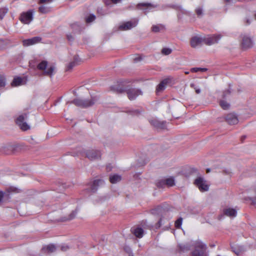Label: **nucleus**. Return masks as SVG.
Here are the masks:
<instances>
[{"mask_svg": "<svg viewBox=\"0 0 256 256\" xmlns=\"http://www.w3.org/2000/svg\"><path fill=\"white\" fill-rule=\"evenodd\" d=\"M4 44V41L0 39V47H1Z\"/></svg>", "mask_w": 256, "mask_h": 256, "instance_id": "bf43d9fd", "label": "nucleus"}, {"mask_svg": "<svg viewBox=\"0 0 256 256\" xmlns=\"http://www.w3.org/2000/svg\"><path fill=\"white\" fill-rule=\"evenodd\" d=\"M6 84V78L3 76H0V88H4Z\"/></svg>", "mask_w": 256, "mask_h": 256, "instance_id": "473e14b6", "label": "nucleus"}, {"mask_svg": "<svg viewBox=\"0 0 256 256\" xmlns=\"http://www.w3.org/2000/svg\"><path fill=\"white\" fill-rule=\"evenodd\" d=\"M157 224H158V227H160L162 226V218H160V220L158 222Z\"/></svg>", "mask_w": 256, "mask_h": 256, "instance_id": "4d7b16f0", "label": "nucleus"}, {"mask_svg": "<svg viewBox=\"0 0 256 256\" xmlns=\"http://www.w3.org/2000/svg\"><path fill=\"white\" fill-rule=\"evenodd\" d=\"M194 184L198 186L199 190L202 191H207L208 190V186L206 184V182L202 178H197Z\"/></svg>", "mask_w": 256, "mask_h": 256, "instance_id": "f8f14e48", "label": "nucleus"}, {"mask_svg": "<svg viewBox=\"0 0 256 256\" xmlns=\"http://www.w3.org/2000/svg\"><path fill=\"white\" fill-rule=\"evenodd\" d=\"M221 38L222 36L220 34L208 36L203 38L204 42L206 45L210 46L218 42Z\"/></svg>", "mask_w": 256, "mask_h": 256, "instance_id": "423d86ee", "label": "nucleus"}, {"mask_svg": "<svg viewBox=\"0 0 256 256\" xmlns=\"http://www.w3.org/2000/svg\"><path fill=\"white\" fill-rule=\"evenodd\" d=\"M190 86L191 88H192L195 90V92L197 94H199L201 90L200 88L195 86V84H191Z\"/></svg>", "mask_w": 256, "mask_h": 256, "instance_id": "4c0bfd02", "label": "nucleus"}, {"mask_svg": "<svg viewBox=\"0 0 256 256\" xmlns=\"http://www.w3.org/2000/svg\"><path fill=\"white\" fill-rule=\"evenodd\" d=\"M126 94L130 100H134L138 96L142 94V92L140 90L131 88L127 90Z\"/></svg>", "mask_w": 256, "mask_h": 256, "instance_id": "ddd939ff", "label": "nucleus"}, {"mask_svg": "<svg viewBox=\"0 0 256 256\" xmlns=\"http://www.w3.org/2000/svg\"><path fill=\"white\" fill-rule=\"evenodd\" d=\"M20 19L22 22L25 24H30L33 19L32 12L29 10L26 12H23L22 14Z\"/></svg>", "mask_w": 256, "mask_h": 256, "instance_id": "9b49d317", "label": "nucleus"}, {"mask_svg": "<svg viewBox=\"0 0 256 256\" xmlns=\"http://www.w3.org/2000/svg\"><path fill=\"white\" fill-rule=\"evenodd\" d=\"M182 222V218H178L175 222V226L176 228H178L180 227Z\"/></svg>", "mask_w": 256, "mask_h": 256, "instance_id": "f704fd0d", "label": "nucleus"}, {"mask_svg": "<svg viewBox=\"0 0 256 256\" xmlns=\"http://www.w3.org/2000/svg\"><path fill=\"white\" fill-rule=\"evenodd\" d=\"M132 113L134 115H138L140 114V112L138 110H135L132 112Z\"/></svg>", "mask_w": 256, "mask_h": 256, "instance_id": "6e6d98bb", "label": "nucleus"}, {"mask_svg": "<svg viewBox=\"0 0 256 256\" xmlns=\"http://www.w3.org/2000/svg\"><path fill=\"white\" fill-rule=\"evenodd\" d=\"M8 10L6 8H0V19L2 20L4 16L8 12Z\"/></svg>", "mask_w": 256, "mask_h": 256, "instance_id": "7c9ffc66", "label": "nucleus"}, {"mask_svg": "<svg viewBox=\"0 0 256 256\" xmlns=\"http://www.w3.org/2000/svg\"><path fill=\"white\" fill-rule=\"evenodd\" d=\"M80 62V58L78 56H74V60L69 63L68 66L66 68V70H70L72 69V68L78 64Z\"/></svg>", "mask_w": 256, "mask_h": 256, "instance_id": "412c9836", "label": "nucleus"}, {"mask_svg": "<svg viewBox=\"0 0 256 256\" xmlns=\"http://www.w3.org/2000/svg\"><path fill=\"white\" fill-rule=\"evenodd\" d=\"M121 180V176L118 174H114L110 177V181L112 184H116Z\"/></svg>", "mask_w": 256, "mask_h": 256, "instance_id": "393cba45", "label": "nucleus"}, {"mask_svg": "<svg viewBox=\"0 0 256 256\" xmlns=\"http://www.w3.org/2000/svg\"><path fill=\"white\" fill-rule=\"evenodd\" d=\"M226 4H230L234 3L236 0H223Z\"/></svg>", "mask_w": 256, "mask_h": 256, "instance_id": "79ce46f5", "label": "nucleus"}, {"mask_svg": "<svg viewBox=\"0 0 256 256\" xmlns=\"http://www.w3.org/2000/svg\"><path fill=\"white\" fill-rule=\"evenodd\" d=\"M226 122L230 125L236 124L238 122V116L234 113H230L224 116Z\"/></svg>", "mask_w": 256, "mask_h": 256, "instance_id": "9d476101", "label": "nucleus"}, {"mask_svg": "<svg viewBox=\"0 0 256 256\" xmlns=\"http://www.w3.org/2000/svg\"><path fill=\"white\" fill-rule=\"evenodd\" d=\"M241 44L243 48L247 49L252 48L253 46L254 42L252 38L247 35H242V36Z\"/></svg>", "mask_w": 256, "mask_h": 256, "instance_id": "0eeeda50", "label": "nucleus"}, {"mask_svg": "<svg viewBox=\"0 0 256 256\" xmlns=\"http://www.w3.org/2000/svg\"><path fill=\"white\" fill-rule=\"evenodd\" d=\"M207 69L206 68H192L190 71L193 72H197L199 71L202 72L206 71Z\"/></svg>", "mask_w": 256, "mask_h": 256, "instance_id": "2f4dec72", "label": "nucleus"}, {"mask_svg": "<svg viewBox=\"0 0 256 256\" xmlns=\"http://www.w3.org/2000/svg\"><path fill=\"white\" fill-rule=\"evenodd\" d=\"M112 0V2L114 4H116L120 2V0Z\"/></svg>", "mask_w": 256, "mask_h": 256, "instance_id": "13d9d810", "label": "nucleus"}, {"mask_svg": "<svg viewBox=\"0 0 256 256\" xmlns=\"http://www.w3.org/2000/svg\"><path fill=\"white\" fill-rule=\"evenodd\" d=\"M96 100L94 98H92L90 100H82L76 98L71 102L70 103L74 104L78 106L84 108L94 104Z\"/></svg>", "mask_w": 256, "mask_h": 256, "instance_id": "f03ea898", "label": "nucleus"}, {"mask_svg": "<svg viewBox=\"0 0 256 256\" xmlns=\"http://www.w3.org/2000/svg\"><path fill=\"white\" fill-rule=\"evenodd\" d=\"M138 23V20L134 19L132 21L126 22L120 25L118 29L121 30H126L131 29L136 26Z\"/></svg>", "mask_w": 256, "mask_h": 256, "instance_id": "6e6552de", "label": "nucleus"}, {"mask_svg": "<svg viewBox=\"0 0 256 256\" xmlns=\"http://www.w3.org/2000/svg\"><path fill=\"white\" fill-rule=\"evenodd\" d=\"M137 8L142 10L145 14H146L152 9L156 8V6L150 3L142 2L139 3L136 5Z\"/></svg>", "mask_w": 256, "mask_h": 256, "instance_id": "1a4fd4ad", "label": "nucleus"}, {"mask_svg": "<svg viewBox=\"0 0 256 256\" xmlns=\"http://www.w3.org/2000/svg\"><path fill=\"white\" fill-rule=\"evenodd\" d=\"M104 0V4L107 6H108L111 4V2H112L111 0Z\"/></svg>", "mask_w": 256, "mask_h": 256, "instance_id": "5fc2aeb1", "label": "nucleus"}, {"mask_svg": "<svg viewBox=\"0 0 256 256\" xmlns=\"http://www.w3.org/2000/svg\"><path fill=\"white\" fill-rule=\"evenodd\" d=\"M165 182L166 186L168 187L172 186H174V180L173 177H170L165 179Z\"/></svg>", "mask_w": 256, "mask_h": 256, "instance_id": "a878e982", "label": "nucleus"}, {"mask_svg": "<svg viewBox=\"0 0 256 256\" xmlns=\"http://www.w3.org/2000/svg\"><path fill=\"white\" fill-rule=\"evenodd\" d=\"M250 200H252V204L256 206V196L254 198H250Z\"/></svg>", "mask_w": 256, "mask_h": 256, "instance_id": "864d4df0", "label": "nucleus"}, {"mask_svg": "<svg viewBox=\"0 0 256 256\" xmlns=\"http://www.w3.org/2000/svg\"><path fill=\"white\" fill-rule=\"evenodd\" d=\"M150 122L152 126L158 128H164L166 126V122H160L156 119L152 120Z\"/></svg>", "mask_w": 256, "mask_h": 256, "instance_id": "6ab92c4d", "label": "nucleus"}, {"mask_svg": "<svg viewBox=\"0 0 256 256\" xmlns=\"http://www.w3.org/2000/svg\"><path fill=\"white\" fill-rule=\"evenodd\" d=\"M104 184V182L102 180H94L91 186V191L94 192L96 190L98 186H102Z\"/></svg>", "mask_w": 256, "mask_h": 256, "instance_id": "aec40b11", "label": "nucleus"}, {"mask_svg": "<svg viewBox=\"0 0 256 256\" xmlns=\"http://www.w3.org/2000/svg\"><path fill=\"white\" fill-rule=\"evenodd\" d=\"M53 0H40V4H48L51 2Z\"/></svg>", "mask_w": 256, "mask_h": 256, "instance_id": "a18cd8bd", "label": "nucleus"}, {"mask_svg": "<svg viewBox=\"0 0 256 256\" xmlns=\"http://www.w3.org/2000/svg\"><path fill=\"white\" fill-rule=\"evenodd\" d=\"M76 214L77 212L76 210L72 211L68 217L62 218V219L61 220V221L64 222L67 220H70L76 217Z\"/></svg>", "mask_w": 256, "mask_h": 256, "instance_id": "b1692460", "label": "nucleus"}, {"mask_svg": "<svg viewBox=\"0 0 256 256\" xmlns=\"http://www.w3.org/2000/svg\"><path fill=\"white\" fill-rule=\"evenodd\" d=\"M232 248H233V250L235 252V254H236L238 255L242 251V250H240L235 249V248L234 247H232Z\"/></svg>", "mask_w": 256, "mask_h": 256, "instance_id": "09e8293b", "label": "nucleus"}, {"mask_svg": "<svg viewBox=\"0 0 256 256\" xmlns=\"http://www.w3.org/2000/svg\"><path fill=\"white\" fill-rule=\"evenodd\" d=\"M193 250L191 256H207L206 246L200 240H196L192 244Z\"/></svg>", "mask_w": 256, "mask_h": 256, "instance_id": "f257e3e1", "label": "nucleus"}, {"mask_svg": "<svg viewBox=\"0 0 256 256\" xmlns=\"http://www.w3.org/2000/svg\"><path fill=\"white\" fill-rule=\"evenodd\" d=\"M4 196V193L2 191H0V203L2 202Z\"/></svg>", "mask_w": 256, "mask_h": 256, "instance_id": "603ef678", "label": "nucleus"}, {"mask_svg": "<svg viewBox=\"0 0 256 256\" xmlns=\"http://www.w3.org/2000/svg\"><path fill=\"white\" fill-rule=\"evenodd\" d=\"M255 17H256V15H255Z\"/></svg>", "mask_w": 256, "mask_h": 256, "instance_id": "69168bd1", "label": "nucleus"}, {"mask_svg": "<svg viewBox=\"0 0 256 256\" xmlns=\"http://www.w3.org/2000/svg\"><path fill=\"white\" fill-rule=\"evenodd\" d=\"M38 10L42 14H46L50 12V8L44 6H40Z\"/></svg>", "mask_w": 256, "mask_h": 256, "instance_id": "c756f323", "label": "nucleus"}, {"mask_svg": "<svg viewBox=\"0 0 256 256\" xmlns=\"http://www.w3.org/2000/svg\"><path fill=\"white\" fill-rule=\"evenodd\" d=\"M142 60V58L140 56H136L134 58V62H140V60Z\"/></svg>", "mask_w": 256, "mask_h": 256, "instance_id": "c03bdc74", "label": "nucleus"}, {"mask_svg": "<svg viewBox=\"0 0 256 256\" xmlns=\"http://www.w3.org/2000/svg\"><path fill=\"white\" fill-rule=\"evenodd\" d=\"M192 246V244L187 243L185 244H180L178 245L180 250L182 252H186L190 250Z\"/></svg>", "mask_w": 256, "mask_h": 256, "instance_id": "4be33fe9", "label": "nucleus"}, {"mask_svg": "<svg viewBox=\"0 0 256 256\" xmlns=\"http://www.w3.org/2000/svg\"><path fill=\"white\" fill-rule=\"evenodd\" d=\"M172 52V50L169 48H163L162 50V53L164 55H168Z\"/></svg>", "mask_w": 256, "mask_h": 256, "instance_id": "72a5a7b5", "label": "nucleus"}, {"mask_svg": "<svg viewBox=\"0 0 256 256\" xmlns=\"http://www.w3.org/2000/svg\"><path fill=\"white\" fill-rule=\"evenodd\" d=\"M26 84V80L24 78L16 77L11 82V86L12 87L18 86Z\"/></svg>", "mask_w": 256, "mask_h": 256, "instance_id": "dca6fc26", "label": "nucleus"}, {"mask_svg": "<svg viewBox=\"0 0 256 256\" xmlns=\"http://www.w3.org/2000/svg\"><path fill=\"white\" fill-rule=\"evenodd\" d=\"M162 210L161 207L158 206L156 208L152 210L153 214H157L158 212H160Z\"/></svg>", "mask_w": 256, "mask_h": 256, "instance_id": "a19ab883", "label": "nucleus"}, {"mask_svg": "<svg viewBox=\"0 0 256 256\" xmlns=\"http://www.w3.org/2000/svg\"><path fill=\"white\" fill-rule=\"evenodd\" d=\"M8 191L9 192H18L19 190L16 188L10 187L8 188Z\"/></svg>", "mask_w": 256, "mask_h": 256, "instance_id": "ea45409f", "label": "nucleus"}, {"mask_svg": "<svg viewBox=\"0 0 256 256\" xmlns=\"http://www.w3.org/2000/svg\"><path fill=\"white\" fill-rule=\"evenodd\" d=\"M160 28H162V26L158 25L153 26L152 28V30L154 32H157L160 30Z\"/></svg>", "mask_w": 256, "mask_h": 256, "instance_id": "c9c22d12", "label": "nucleus"}, {"mask_svg": "<svg viewBox=\"0 0 256 256\" xmlns=\"http://www.w3.org/2000/svg\"><path fill=\"white\" fill-rule=\"evenodd\" d=\"M129 256H134L132 254H130Z\"/></svg>", "mask_w": 256, "mask_h": 256, "instance_id": "0e129e2a", "label": "nucleus"}, {"mask_svg": "<svg viewBox=\"0 0 256 256\" xmlns=\"http://www.w3.org/2000/svg\"><path fill=\"white\" fill-rule=\"evenodd\" d=\"M42 40V38L40 36L34 37L32 38L24 40L22 41L23 46H28L33 45L40 42Z\"/></svg>", "mask_w": 256, "mask_h": 256, "instance_id": "4468645a", "label": "nucleus"}, {"mask_svg": "<svg viewBox=\"0 0 256 256\" xmlns=\"http://www.w3.org/2000/svg\"><path fill=\"white\" fill-rule=\"evenodd\" d=\"M202 38L198 37L197 36L192 38L190 40V46L192 48H195L198 46H200L204 42Z\"/></svg>", "mask_w": 256, "mask_h": 256, "instance_id": "2eb2a0df", "label": "nucleus"}, {"mask_svg": "<svg viewBox=\"0 0 256 256\" xmlns=\"http://www.w3.org/2000/svg\"><path fill=\"white\" fill-rule=\"evenodd\" d=\"M132 232L137 238H141L143 236L144 230L142 228H137L133 230Z\"/></svg>", "mask_w": 256, "mask_h": 256, "instance_id": "5701e85b", "label": "nucleus"}, {"mask_svg": "<svg viewBox=\"0 0 256 256\" xmlns=\"http://www.w3.org/2000/svg\"><path fill=\"white\" fill-rule=\"evenodd\" d=\"M223 214L226 216L230 218H234L236 216L237 212L235 209L228 208L223 210Z\"/></svg>", "mask_w": 256, "mask_h": 256, "instance_id": "f3484780", "label": "nucleus"}, {"mask_svg": "<svg viewBox=\"0 0 256 256\" xmlns=\"http://www.w3.org/2000/svg\"><path fill=\"white\" fill-rule=\"evenodd\" d=\"M47 66V61L43 60L38 65V68L40 70H44V75L52 76L54 70V66H50L47 70H46Z\"/></svg>", "mask_w": 256, "mask_h": 256, "instance_id": "39448f33", "label": "nucleus"}, {"mask_svg": "<svg viewBox=\"0 0 256 256\" xmlns=\"http://www.w3.org/2000/svg\"><path fill=\"white\" fill-rule=\"evenodd\" d=\"M170 80L168 78L162 80L157 86V88H156V93L158 94L159 92H160L162 91H163L165 89L166 86L168 84Z\"/></svg>", "mask_w": 256, "mask_h": 256, "instance_id": "a211bd4d", "label": "nucleus"}, {"mask_svg": "<svg viewBox=\"0 0 256 256\" xmlns=\"http://www.w3.org/2000/svg\"><path fill=\"white\" fill-rule=\"evenodd\" d=\"M220 107L224 110H228L230 107V104L224 100H220L219 102Z\"/></svg>", "mask_w": 256, "mask_h": 256, "instance_id": "cd10ccee", "label": "nucleus"}, {"mask_svg": "<svg viewBox=\"0 0 256 256\" xmlns=\"http://www.w3.org/2000/svg\"><path fill=\"white\" fill-rule=\"evenodd\" d=\"M68 248H69L68 246H62L60 248L61 250L64 252L66 251Z\"/></svg>", "mask_w": 256, "mask_h": 256, "instance_id": "49530a36", "label": "nucleus"}, {"mask_svg": "<svg viewBox=\"0 0 256 256\" xmlns=\"http://www.w3.org/2000/svg\"><path fill=\"white\" fill-rule=\"evenodd\" d=\"M250 21L248 19H246V24H250Z\"/></svg>", "mask_w": 256, "mask_h": 256, "instance_id": "052dcab7", "label": "nucleus"}, {"mask_svg": "<svg viewBox=\"0 0 256 256\" xmlns=\"http://www.w3.org/2000/svg\"><path fill=\"white\" fill-rule=\"evenodd\" d=\"M27 118V114H23L18 116L16 120V124L22 130H26L30 128V126L24 122Z\"/></svg>", "mask_w": 256, "mask_h": 256, "instance_id": "7ed1b4c3", "label": "nucleus"}, {"mask_svg": "<svg viewBox=\"0 0 256 256\" xmlns=\"http://www.w3.org/2000/svg\"><path fill=\"white\" fill-rule=\"evenodd\" d=\"M67 38L69 41H72L74 39L73 36L71 34H68Z\"/></svg>", "mask_w": 256, "mask_h": 256, "instance_id": "3c124183", "label": "nucleus"}, {"mask_svg": "<svg viewBox=\"0 0 256 256\" xmlns=\"http://www.w3.org/2000/svg\"><path fill=\"white\" fill-rule=\"evenodd\" d=\"M230 93V92L229 90H228L224 92L222 95V98H224L226 94H229Z\"/></svg>", "mask_w": 256, "mask_h": 256, "instance_id": "8fccbe9b", "label": "nucleus"}, {"mask_svg": "<svg viewBox=\"0 0 256 256\" xmlns=\"http://www.w3.org/2000/svg\"><path fill=\"white\" fill-rule=\"evenodd\" d=\"M196 12L198 16H200L202 14V10L201 8H198L196 10Z\"/></svg>", "mask_w": 256, "mask_h": 256, "instance_id": "37998d69", "label": "nucleus"}, {"mask_svg": "<svg viewBox=\"0 0 256 256\" xmlns=\"http://www.w3.org/2000/svg\"><path fill=\"white\" fill-rule=\"evenodd\" d=\"M42 250H46L48 252H52L56 250V247L54 244H49L45 247H44Z\"/></svg>", "mask_w": 256, "mask_h": 256, "instance_id": "bb28decb", "label": "nucleus"}, {"mask_svg": "<svg viewBox=\"0 0 256 256\" xmlns=\"http://www.w3.org/2000/svg\"><path fill=\"white\" fill-rule=\"evenodd\" d=\"M156 186L159 188H163L166 186L165 179L158 180L156 182Z\"/></svg>", "mask_w": 256, "mask_h": 256, "instance_id": "c85d7f7f", "label": "nucleus"}, {"mask_svg": "<svg viewBox=\"0 0 256 256\" xmlns=\"http://www.w3.org/2000/svg\"><path fill=\"white\" fill-rule=\"evenodd\" d=\"M95 18H96L95 16H94L93 14H90L86 18V22L88 23L91 22H93L95 20Z\"/></svg>", "mask_w": 256, "mask_h": 256, "instance_id": "e433bc0d", "label": "nucleus"}, {"mask_svg": "<svg viewBox=\"0 0 256 256\" xmlns=\"http://www.w3.org/2000/svg\"><path fill=\"white\" fill-rule=\"evenodd\" d=\"M112 88L113 89L114 91L118 93H122L124 92V90L122 89V88H114V87H112Z\"/></svg>", "mask_w": 256, "mask_h": 256, "instance_id": "58836bf2", "label": "nucleus"}, {"mask_svg": "<svg viewBox=\"0 0 256 256\" xmlns=\"http://www.w3.org/2000/svg\"><path fill=\"white\" fill-rule=\"evenodd\" d=\"M86 156L90 160H98L101 158L102 153L97 150H88L86 152Z\"/></svg>", "mask_w": 256, "mask_h": 256, "instance_id": "20e7f679", "label": "nucleus"}, {"mask_svg": "<svg viewBox=\"0 0 256 256\" xmlns=\"http://www.w3.org/2000/svg\"><path fill=\"white\" fill-rule=\"evenodd\" d=\"M210 172V168H208V169L206 170V172H207V173H208V172Z\"/></svg>", "mask_w": 256, "mask_h": 256, "instance_id": "680f3d73", "label": "nucleus"}, {"mask_svg": "<svg viewBox=\"0 0 256 256\" xmlns=\"http://www.w3.org/2000/svg\"><path fill=\"white\" fill-rule=\"evenodd\" d=\"M222 172L225 174H230L232 173L229 169L223 170Z\"/></svg>", "mask_w": 256, "mask_h": 256, "instance_id": "de8ad7c7", "label": "nucleus"}, {"mask_svg": "<svg viewBox=\"0 0 256 256\" xmlns=\"http://www.w3.org/2000/svg\"><path fill=\"white\" fill-rule=\"evenodd\" d=\"M185 73H186V74H188L189 72H186Z\"/></svg>", "mask_w": 256, "mask_h": 256, "instance_id": "e2e57ef3", "label": "nucleus"}]
</instances>
